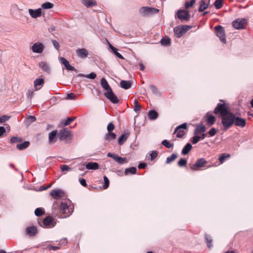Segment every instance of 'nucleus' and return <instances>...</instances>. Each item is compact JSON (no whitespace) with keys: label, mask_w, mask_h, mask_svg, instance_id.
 I'll return each instance as SVG.
<instances>
[{"label":"nucleus","mask_w":253,"mask_h":253,"mask_svg":"<svg viewBox=\"0 0 253 253\" xmlns=\"http://www.w3.org/2000/svg\"><path fill=\"white\" fill-rule=\"evenodd\" d=\"M100 84L102 88L106 91L104 94V96L113 103H118L119 100L117 97L114 94L106 80L105 78L101 79Z\"/></svg>","instance_id":"nucleus-1"},{"label":"nucleus","mask_w":253,"mask_h":253,"mask_svg":"<svg viewBox=\"0 0 253 253\" xmlns=\"http://www.w3.org/2000/svg\"><path fill=\"white\" fill-rule=\"evenodd\" d=\"M235 115L229 112L226 115L221 117V123L223 126V130L226 131L234 123Z\"/></svg>","instance_id":"nucleus-2"},{"label":"nucleus","mask_w":253,"mask_h":253,"mask_svg":"<svg viewBox=\"0 0 253 253\" xmlns=\"http://www.w3.org/2000/svg\"><path fill=\"white\" fill-rule=\"evenodd\" d=\"M159 9L151 7L143 6L139 10V14L143 17H150L159 12Z\"/></svg>","instance_id":"nucleus-3"},{"label":"nucleus","mask_w":253,"mask_h":253,"mask_svg":"<svg viewBox=\"0 0 253 253\" xmlns=\"http://www.w3.org/2000/svg\"><path fill=\"white\" fill-rule=\"evenodd\" d=\"M216 35L223 43H226V36L225 30L223 27L218 25L214 28Z\"/></svg>","instance_id":"nucleus-4"},{"label":"nucleus","mask_w":253,"mask_h":253,"mask_svg":"<svg viewBox=\"0 0 253 253\" xmlns=\"http://www.w3.org/2000/svg\"><path fill=\"white\" fill-rule=\"evenodd\" d=\"M229 112L228 110V108L224 103L222 104L218 103L213 111V113L215 114L219 113L221 117L225 115H226Z\"/></svg>","instance_id":"nucleus-5"},{"label":"nucleus","mask_w":253,"mask_h":253,"mask_svg":"<svg viewBox=\"0 0 253 253\" xmlns=\"http://www.w3.org/2000/svg\"><path fill=\"white\" fill-rule=\"evenodd\" d=\"M175 18H178L181 21H188L190 18V14L187 10L180 9L177 11Z\"/></svg>","instance_id":"nucleus-6"},{"label":"nucleus","mask_w":253,"mask_h":253,"mask_svg":"<svg viewBox=\"0 0 253 253\" xmlns=\"http://www.w3.org/2000/svg\"><path fill=\"white\" fill-rule=\"evenodd\" d=\"M247 21L245 18H238L232 22L233 27L238 30L243 29L245 28Z\"/></svg>","instance_id":"nucleus-7"},{"label":"nucleus","mask_w":253,"mask_h":253,"mask_svg":"<svg viewBox=\"0 0 253 253\" xmlns=\"http://www.w3.org/2000/svg\"><path fill=\"white\" fill-rule=\"evenodd\" d=\"M187 124L183 123L177 126L174 130V133L176 134V137L178 138H182L185 134V132L184 129H186Z\"/></svg>","instance_id":"nucleus-8"},{"label":"nucleus","mask_w":253,"mask_h":253,"mask_svg":"<svg viewBox=\"0 0 253 253\" xmlns=\"http://www.w3.org/2000/svg\"><path fill=\"white\" fill-rule=\"evenodd\" d=\"M60 211L64 214V216H61L62 218H66L69 217L72 213L69 211L68 205L64 202H61L60 207Z\"/></svg>","instance_id":"nucleus-9"},{"label":"nucleus","mask_w":253,"mask_h":253,"mask_svg":"<svg viewBox=\"0 0 253 253\" xmlns=\"http://www.w3.org/2000/svg\"><path fill=\"white\" fill-rule=\"evenodd\" d=\"M44 46L41 42H36L31 47L32 51L34 53H41L43 52Z\"/></svg>","instance_id":"nucleus-10"},{"label":"nucleus","mask_w":253,"mask_h":253,"mask_svg":"<svg viewBox=\"0 0 253 253\" xmlns=\"http://www.w3.org/2000/svg\"><path fill=\"white\" fill-rule=\"evenodd\" d=\"M55 225L53 223V220L51 217L47 216L43 220L41 226L43 228H49L53 227Z\"/></svg>","instance_id":"nucleus-11"},{"label":"nucleus","mask_w":253,"mask_h":253,"mask_svg":"<svg viewBox=\"0 0 253 253\" xmlns=\"http://www.w3.org/2000/svg\"><path fill=\"white\" fill-rule=\"evenodd\" d=\"M206 164H207L206 160L204 158H200L196 161V163L190 167V169L193 170H196L197 168L204 167Z\"/></svg>","instance_id":"nucleus-12"},{"label":"nucleus","mask_w":253,"mask_h":253,"mask_svg":"<svg viewBox=\"0 0 253 253\" xmlns=\"http://www.w3.org/2000/svg\"><path fill=\"white\" fill-rule=\"evenodd\" d=\"M64 192L60 189H53L50 193V196L54 199H58L64 196Z\"/></svg>","instance_id":"nucleus-13"},{"label":"nucleus","mask_w":253,"mask_h":253,"mask_svg":"<svg viewBox=\"0 0 253 253\" xmlns=\"http://www.w3.org/2000/svg\"><path fill=\"white\" fill-rule=\"evenodd\" d=\"M187 30L184 29V26H177L173 29L174 35L178 38L181 37Z\"/></svg>","instance_id":"nucleus-14"},{"label":"nucleus","mask_w":253,"mask_h":253,"mask_svg":"<svg viewBox=\"0 0 253 253\" xmlns=\"http://www.w3.org/2000/svg\"><path fill=\"white\" fill-rule=\"evenodd\" d=\"M199 7L198 10L199 12H201L208 8L210 4V0H201L199 2Z\"/></svg>","instance_id":"nucleus-15"},{"label":"nucleus","mask_w":253,"mask_h":253,"mask_svg":"<svg viewBox=\"0 0 253 253\" xmlns=\"http://www.w3.org/2000/svg\"><path fill=\"white\" fill-rule=\"evenodd\" d=\"M26 233L30 237L35 236L38 233V230L36 226H29L26 228Z\"/></svg>","instance_id":"nucleus-16"},{"label":"nucleus","mask_w":253,"mask_h":253,"mask_svg":"<svg viewBox=\"0 0 253 253\" xmlns=\"http://www.w3.org/2000/svg\"><path fill=\"white\" fill-rule=\"evenodd\" d=\"M57 130L52 131L48 134L49 143L50 144H54L57 140Z\"/></svg>","instance_id":"nucleus-17"},{"label":"nucleus","mask_w":253,"mask_h":253,"mask_svg":"<svg viewBox=\"0 0 253 253\" xmlns=\"http://www.w3.org/2000/svg\"><path fill=\"white\" fill-rule=\"evenodd\" d=\"M77 56L81 58H85L88 54V51L85 48H79L76 51Z\"/></svg>","instance_id":"nucleus-18"},{"label":"nucleus","mask_w":253,"mask_h":253,"mask_svg":"<svg viewBox=\"0 0 253 253\" xmlns=\"http://www.w3.org/2000/svg\"><path fill=\"white\" fill-rule=\"evenodd\" d=\"M206 128L202 124H198L196 126L194 131V135H198L206 131Z\"/></svg>","instance_id":"nucleus-19"},{"label":"nucleus","mask_w":253,"mask_h":253,"mask_svg":"<svg viewBox=\"0 0 253 253\" xmlns=\"http://www.w3.org/2000/svg\"><path fill=\"white\" fill-rule=\"evenodd\" d=\"M234 124H235L237 126L243 127L246 125V120L239 117H236L235 116V119Z\"/></svg>","instance_id":"nucleus-20"},{"label":"nucleus","mask_w":253,"mask_h":253,"mask_svg":"<svg viewBox=\"0 0 253 253\" xmlns=\"http://www.w3.org/2000/svg\"><path fill=\"white\" fill-rule=\"evenodd\" d=\"M71 134V132L67 128H64L60 131V139L61 140H64L68 138Z\"/></svg>","instance_id":"nucleus-21"},{"label":"nucleus","mask_w":253,"mask_h":253,"mask_svg":"<svg viewBox=\"0 0 253 253\" xmlns=\"http://www.w3.org/2000/svg\"><path fill=\"white\" fill-rule=\"evenodd\" d=\"M39 66L45 72L50 74L51 69L49 65L45 62L42 61L39 63Z\"/></svg>","instance_id":"nucleus-22"},{"label":"nucleus","mask_w":253,"mask_h":253,"mask_svg":"<svg viewBox=\"0 0 253 253\" xmlns=\"http://www.w3.org/2000/svg\"><path fill=\"white\" fill-rule=\"evenodd\" d=\"M44 83V80L42 78H38L36 79L34 82V85L35 90H39L41 88V86H43Z\"/></svg>","instance_id":"nucleus-23"},{"label":"nucleus","mask_w":253,"mask_h":253,"mask_svg":"<svg viewBox=\"0 0 253 253\" xmlns=\"http://www.w3.org/2000/svg\"><path fill=\"white\" fill-rule=\"evenodd\" d=\"M29 13L31 16L33 18H36L40 17L42 14V9L41 8L37 9H29Z\"/></svg>","instance_id":"nucleus-24"},{"label":"nucleus","mask_w":253,"mask_h":253,"mask_svg":"<svg viewBox=\"0 0 253 253\" xmlns=\"http://www.w3.org/2000/svg\"><path fill=\"white\" fill-rule=\"evenodd\" d=\"M205 117L206 118L207 123L209 126H212L215 123V117L213 115L211 114L209 112H208L206 114Z\"/></svg>","instance_id":"nucleus-25"},{"label":"nucleus","mask_w":253,"mask_h":253,"mask_svg":"<svg viewBox=\"0 0 253 253\" xmlns=\"http://www.w3.org/2000/svg\"><path fill=\"white\" fill-rule=\"evenodd\" d=\"M129 136V133H125L122 134L118 138V143L120 145L123 144Z\"/></svg>","instance_id":"nucleus-26"},{"label":"nucleus","mask_w":253,"mask_h":253,"mask_svg":"<svg viewBox=\"0 0 253 253\" xmlns=\"http://www.w3.org/2000/svg\"><path fill=\"white\" fill-rule=\"evenodd\" d=\"M85 168L89 170H96L98 169L99 165L96 162H89L85 165Z\"/></svg>","instance_id":"nucleus-27"},{"label":"nucleus","mask_w":253,"mask_h":253,"mask_svg":"<svg viewBox=\"0 0 253 253\" xmlns=\"http://www.w3.org/2000/svg\"><path fill=\"white\" fill-rule=\"evenodd\" d=\"M131 82L130 81L122 80L120 82V86L122 88L128 89L131 86Z\"/></svg>","instance_id":"nucleus-28"},{"label":"nucleus","mask_w":253,"mask_h":253,"mask_svg":"<svg viewBox=\"0 0 253 253\" xmlns=\"http://www.w3.org/2000/svg\"><path fill=\"white\" fill-rule=\"evenodd\" d=\"M82 2L87 7L97 5L95 0H82Z\"/></svg>","instance_id":"nucleus-29"},{"label":"nucleus","mask_w":253,"mask_h":253,"mask_svg":"<svg viewBox=\"0 0 253 253\" xmlns=\"http://www.w3.org/2000/svg\"><path fill=\"white\" fill-rule=\"evenodd\" d=\"M192 147V145L190 143L186 144L182 150V154L184 155H187L191 150Z\"/></svg>","instance_id":"nucleus-30"},{"label":"nucleus","mask_w":253,"mask_h":253,"mask_svg":"<svg viewBox=\"0 0 253 253\" xmlns=\"http://www.w3.org/2000/svg\"><path fill=\"white\" fill-rule=\"evenodd\" d=\"M30 145V142L28 141H26L22 143H19L17 145V148L20 150H22L27 148Z\"/></svg>","instance_id":"nucleus-31"},{"label":"nucleus","mask_w":253,"mask_h":253,"mask_svg":"<svg viewBox=\"0 0 253 253\" xmlns=\"http://www.w3.org/2000/svg\"><path fill=\"white\" fill-rule=\"evenodd\" d=\"M137 171V169L135 167H131L129 168H126L125 171V175L128 174H135Z\"/></svg>","instance_id":"nucleus-32"},{"label":"nucleus","mask_w":253,"mask_h":253,"mask_svg":"<svg viewBox=\"0 0 253 253\" xmlns=\"http://www.w3.org/2000/svg\"><path fill=\"white\" fill-rule=\"evenodd\" d=\"M78 77H85L90 79H94L96 77V74L94 72H91L87 75H84L83 74H79L78 75Z\"/></svg>","instance_id":"nucleus-33"},{"label":"nucleus","mask_w":253,"mask_h":253,"mask_svg":"<svg viewBox=\"0 0 253 253\" xmlns=\"http://www.w3.org/2000/svg\"><path fill=\"white\" fill-rule=\"evenodd\" d=\"M148 117L150 120H155L158 118V113L155 110H151L148 113Z\"/></svg>","instance_id":"nucleus-34"},{"label":"nucleus","mask_w":253,"mask_h":253,"mask_svg":"<svg viewBox=\"0 0 253 253\" xmlns=\"http://www.w3.org/2000/svg\"><path fill=\"white\" fill-rule=\"evenodd\" d=\"M116 134L113 132H108L105 134V139L108 141H110L111 140L115 139Z\"/></svg>","instance_id":"nucleus-35"},{"label":"nucleus","mask_w":253,"mask_h":253,"mask_svg":"<svg viewBox=\"0 0 253 253\" xmlns=\"http://www.w3.org/2000/svg\"><path fill=\"white\" fill-rule=\"evenodd\" d=\"M205 238L208 247L209 249H211L212 247V245L211 244L212 240L211 237L209 235L206 234Z\"/></svg>","instance_id":"nucleus-36"},{"label":"nucleus","mask_w":253,"mask_h":253,"mask_svg":"<svg viewBox=\"0 0 253 253\" xmlns=\"http://www.w3.org/2000/svg\"><path fill=\"white\" fill-rule=\"evenodd\" d=\"M223 0H216L213 3V5L217 9H219L223 6Z\"/></svg>","instance_id":"nucleus-37"},{"label":"nucleus","mask_w":253,"mask_h":253,"mask_svg":"<svg viewBox=\"0 0 253 253\" xmlns=\"http://www.w3.org/2000/svg\"><path fill=\"white\" fill-rule=\"evenodd\" d=\"M44 213V210L43 208H38L35 211V214L37 216H41Z\"/></svg>","instance_id":"nucleus-38"},{"label":"nucleus","mask_w":253,"mask_h":253,"mask_svg":"<svg viewBox=\"0 0 253 253\" xmlns=\"http://www.w3.org/2000/svg\"><path fill=\"white\" fill-rule=\"evenodd\" d=\"M161 43L165 46L169 45L170 44V39L169 38H163L161 41Z\"/></svg>","instance_id":"nucleus-39"},{"label":"nucleus","mask_w":253,"mask_h":253,"mask_svg":"<svg viewBox=\"0 0 253 253\" xmlns=\"http://www.w3.org/2000/svg\"><path fill=\"white\" fill-rule=\"evenodd\" d=\"M177 157V155L176 154H172L170 156L168 157L166 160V163L169 164L173 161Z\"/></svg>","instance_id":"nucleus-40"},{"label":"nucleus","mask_w":253,"mask_h":253,"mask_svg":"<svg viewBox=\"0 0 253 253\" xmlns=\"http://www.w3.org/2000/svg\"><path fill=\"white\" fill-rule=\"evenodd\" d=\"M76 119L75 117H72V118H68L66 120H65L63 122V125L64 126H67L70 124L75 119Z\"/></svg>","instance_id":"nucleus-41"},{"label":"nucleus","mask_w":253,"mask_h":253,"mask_svg":"<svg viewBox=\"0 0 253 253\" xmlns=\"http://www.w3.org/2000/svg\"><path fill=\"white\" fill-rule=\"evenodd\" d=\"M53 6V4L49 2H46L42 5V7L43 9H50Z\"/></svg>","instance_id":"nucleus-42"},{"label":"nucleus","mask_w":253,"mask_h":253,"mask_svg":"<svg viewBox=\"0 0 253 253\" xmlns=\"http://www.w3.org/2000/svg\"><path fill=\"white\" fill-rule=\"evenodd\" d=\"M162 144L165 146L166 147L168 148H170L172 147H173V144L172 143H170L169 141H168L167 139L164 140L162 142Z\"/></svg>","instance_id":"nucleus-43"},{"label":"nucleus","mask_w":253,"mask_h":253,"mask_svg":"<svg viewBox=\"0 0 253 253\" xmlns=\"http://www.w3.org/2000/svg\"><path fill=\"white\" fill-rule=\"evenodd\" d=\"M107 156L108 157H111L113 158L116 162H118V160H119L120 156H119L118 155L116 154H112L111 153H108L107 154Z\"/></svg>","instance_id":"nucleus-44"},{"label":"nucleus","mask_w":253,"mask_h":253,"mask_svg":"<svg viewBox=\"0 0 253 253\" xmlns=\"http://www.w3.org/2000/svg\"><path fill=\"white\" fill-rule=\"evenodd\" d=\"M187 164V160L183 158H181L180 160L178 162V165L180 167H184Z\"/></svg>","instance_id":"nucleus-45"},{"label":"nucleus","mask_w":253,"mask_h":253,"mask_svg":"<svg viewBox=\"0 0 253 253\" xmlns=\"http://www.w3.org/2000/svg\"><path fill=\"white\" fill-rule=\"evenodd\" d=\"M195 0H191L190 1H186L185 3L186 9H188L189 7H192L195 3Z\"/></svg>","instance_id":"nucleus-46"},{"label":"nucleus","mask_w":253,"mask_h":253,"mask_svg":"<svg viewBox=\"0 0 253 253\" xmlns=\"http://www.w3.org/2000/svg\"><path fill=\"white\" fill-rule=\"evenodd\" d=\"M134 111L135 112H137L140 110V106L138 103V102L137 100H134Z\"/></svg>","instance_id":"nucleus-47"},{"label":"nucleus","mask_w":253,"mask_h":253,"mask_svg":"<svg viewBox=\"0 0 253 253\" xmlns=\"http://www.w3.org/2000/svg\"><path fill=\"white\" fill-rule=\"evenodd\" d=\"M22 141V138L16 136H14L11 137L10 139V141L11 143H17L20 142Z\"/></svg>","instance_id":"nucleus-48"},{"label":"nucleus","mask_w":253,"mask_h":253,"mask_svg":"<svg viewBox=\"0 0 253 253\" xmlns=\"http://www.w3.org/2000/svg\"><path fill=\"white\" fill-rule=\"evenodd\" d=\"M103 179H104V185L103 186V188L104 189H106L109 187V180L108 178L107 177V176H104L103 177Z\"/></svg>","instance_id":"nucleus-49"},{"label":"nucleus","mask_w":253,"mask_h":253,"mask_svg":"<svg viewBox=\"0 0 253 253\" xmlns=\"http://www.w3.org/2000/svg\"><path fill=\"white\" fill-rule=\"evenodd\" d=\"M200 139V136H197V135H195V136L193 137L191 142L193 144H195L197 143Z\"/></svg>","instance_id":"nucleus-50"},{"label":"nucleus","mask_w":253,"mask_h":253,"mask_svg":"<svg viewBox=\"0 0 253 253\" xmlns=\"http://www.w3.org/2000/svg\"><path fill=\"white\" fill-rule=\"evenodd\" d=\"M230 157L229 154H222L219 158V161L221 163H223L226 158H228Z\"/></svg>","instance_id":"nucleus-51"},{"label":"nucleus","mask_w":253,"mask_h":253,"mask_svg":"<svg viewBox=\"0 0 253 253\" xmlns=\"http://www.w3.org/2000/svg\"><path fill=\"white\" fill-rule=\"evenodd\" d=\"M151 161L153 160L158 156V152L156 151H152L150 153Z\"/></svg>","instance_id":"nucleus-52"},{"label":"nucleus","mask_w":253,"mask_h":253,"mask_svg":"<svg viewBox=\"0 0 253 253\" xmlns=\"http://www.w3.org/2000/svg\"><path fill=\"white\" fill-rule=\"evenodd\" d=\"M217 133V129L215 128H211L209 131L208 132V134L210 136H213Z\"/></svg>","instance_id":"nucleus-53"},{"label":"nucleus","mask_w":253,"mask_h":253,"mask_svg":"<svg viewBox=\"0 0 253 253\" xmlns=\"http://www.w3.org/2000/svg\"><path fill=\"white\" fill-rule=\"evenodd\" d=\"M112 51L113 52L114 54L119 58L122 59H123L124 58L122 55L118 52V49L116 48H115V50H113Z\"/></svg>","instance_id":"nucleus-54"},{"label":"nucleus","mask_w":253,"mask_h":253,"mask_svg":"<svg viewBox=\"0 0 253 253\" xmlns=\"http://www.w3.org/2000/svg\"><path fill=\"white\" fill-rule=\"evenodd\" d=\"M61 169L62 171H70L71 170L72 168L69 167L67 165H63L61 166Z\"/></svg>","instance_id":"nucleus-55"},{"label":"nucleus","mask_w":253,"mask_h":253,"mask_svg":"<svg viewBox=\"0 0 253 253\" xmlns=\"http://www.w3.org/2000/svg\"><path fill=\"white\" fill-rule=\"evenodd\" d=\"M9 119V117L6 115H3L0 117V123H2L7 121Z\"/></svg>","instance_id":"nucleus-56"},{"label":"nucleus","mask_w":253,"mask_h":253,"mask_svg":"<svg viewBox=\"0 0 253 253\" xmlns=\"http://www.w3.org/2000/svg\"><path fill=\"white\" fill-rule=\"evenodd\" d=\"M119 160L118 161L117 163L119 164H123L124 163H126L127 162V159L126 158H123L120 157Z\"/></svg>","instance_id":"nucleus-57"},{"label":"nucleus","mask_w":253,"mask_h":253,"mask_svg":"<svg viewBox=\"0 0 253 253\" xmlns=\"http://www.w3.org/2000/svg\"><path fill=\"white\" fill-rule=\"evenodd\" d=\"M27 121L29 123H32L36 121V118L35 116H29L27 119Z\"/></svg>","instance_id":"nucleus-58"},{"label":"nucleus","mask_w":253,"mask_h":253,"mask_svg":"<svg viewBox=\"0 0 253 253\" xmlns=\"http://www.w3.org/2000/svg\"><path fill=\"white\" fill-rule=\"evenodd\" d=\"M76 98V95L73 93H68L67 95V98L69 100H74Z\"/></svg>","instance_id":"nucleus-59"},{"label":"nucleus","mask_w":253,"mask_h":253,"mask_svg":"<svg viewBox=\"0 0 253 253\" xmlns=\"http://www.w3.org/2000/svg\"><path fill=\"white\" fill-rule=\"evenodd\" d=\"M52 42L53 43V45L54 48L56 49H57V50H58L59 47H60L59 42L57 41H56V40H52Z\"/></svg>","instance_id":"nucleus-60"},{"label":"nucleus","mask_w":253,"mask_h":253,"mask_svg":"<svg viewBox=\"0 0 253 253\" xmlns=\"http://www.w3.org/2000/svg\"><path fill=\"white\" fill-rule=\"evenodd\" d=\"M60 60L61 63L63 64L65 66V67H66L69 63V61L67 60H66L65 58L62 57L60 58Z\"/></svg>","instance_id":"nucleus-61"},{"label":"nucleus","mask_w":253,"mask_h":253,"mask_svg":"<svg viewBox=\"0 0 253 253\" xmlns=\"http://www.w3.org/2000/svg\"><path fill=\"white\" fill-rule=\"evenodd\" d=\"M150 87V89L153 93L155 94H157L158 89L156 86H155L154 85H151Z\"/></svg>","instance_id":"nucleus-62"},{"label":"nucleus","mask_w":253,"mask_h":253,"mask_svg":"<svg viewBox=\"0 0 253 253\" xmlns=\"http://www.w3.org/2000/svg\"><path fill=\"white\" fill-rule=\"evenodd\" d=\"M114 129V125L113 123H110L107 126V130L109 132H111Z\"/></svg>","instance_id":"nucleus-63"},{"label":"nucleus","mask_w":253,"mask_h":253,"mask_svg":"<svg viewBox=\"0 0 253 253\" xmlns=\"http://www.w3.org/2000/svg\"><path fill=\"white\" fill-rule=\"evenodd\" d=\"M47 248L49 250H59L60 249V247L53 246H51V245L48 246Z\"/></svg>","instance_id":"nucleus-64"}]
</instances>
